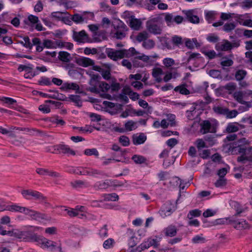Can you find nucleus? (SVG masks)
Listing matches in <instances>:
<instances>
[{
  "mask_svg": "<svg viewBox=\"0 0 252 252\" xmlns=\"http://www.w3.org/2000/svg\"><path fill=\"white\" fill-rule=\"evenodd\" d=\"M250 142L246 138H241L233 143V151L238 154L246 155L252 152V147L250 146Z\"/></svg>",
  "mask_w": 252,
  "mask_h": 252,
  "instance_id": "f257e3e1",
  "label": "nucleus"
},
{
  "mask_svg": "<svg viewBox=\"0 0 252 252\" xmlns=\"http://www.w3.org/2000/svg\"><path fill=\"white\" fill-rule=\"evenodd\" d=\"M114 31L111 32L113 38L122 39L126 36V32L128 29L127 26L121 20L116 21L113 24Z\"/></svg>",
  "mask_w": 252,
  "mask_h": 252,
  "instance_id": "f03ea898",
  "label": "nucleus"
},
{
  "mask_svg": "<svg viewBox=\"0 0 252 252\" xmlns=\"http://www.w3.org/2000/svg\"><path fill=\"white\" fill-rule=\"evenodd\" d=\"M100 78V76L98 75H93L92 77V79L90 82V84L92 85V81H95L96 84L93 87L89 89L90 92L98 94L100 92H107L110 89V85L108 83L104 82L99 81L98 79Z\"/></svg>",
  "mask_w": 252,
  "mask_h": 252,
  "instance_id": "7ed1b4c3",
  "label": "nucleus"
},
{
  "mask_svg": "<svg viewBox=\"0 0 252 252\" xmlns=\"http://www.w3.org/2000/svg\"><path fill=\"white\" fill-rule=\"evenodd\" d=\"M176 209V204L174 202L168 200L163 204L158 213L162 218H164L170 216Z\"/></svg>",
  "mask_w": 252,
  "mask_h": 252,
  "instance_id": "20e7f679",
  "label": "nucleus"
},
{
  "mask_svg": "<svg viewBox=\"0 0 252 252\" xmlns=\"http://www.w3.org/2000/svg\"><path fill=\"white\" fill-rule=\"evenodd\" d=\"M159 20V18L156 17L151 19L146 22L147 30L154 34H160L162 32V28L160 25L157 24Z\"/></svg>",
  "mask_w": 252,
  "mask_h": 252,
  "instance_id": "39448f33",
  "label": "nucleus"
},
{
  "mask_svg": "<svg viewBox=\"0 0 252 252\" xmlns=\"http://www.w3.org/2000/svg\"><path fill=\"white\" fill-rule=\"evenodd\" d=\"M23 197L27 199H34L40 201H44L46 198L41 193L32 189H24L21 192Z\"/></svg>",
  "mask_w": 252,
  "mask_h": 252,
  "instance_id": "423d86ee",
  "label": "nucleus"
},
{
  "mask_svg": "<svg viewBox=\"0 0 252 252\" xmlns=\"http://www.w3.org/2000/svg\"><path fill=\"white\" fill-rule=\"evenodd\" d=\"M184 20V18L181 16H174L172 13H169L165 14L164 21L168 26H171L173 22H175L177 24H180Z\"/></svg>",
  "mask_w": 252,
  "mask_h": 252,
  "instance_id": "0eeeda50",
  "label": "nucleus"
},
{
  "mask_svg": "<svg viewBox=\"0 0 252 252\" xmlns=\"http://www.w3.org/2000/svg\"><path fill=\"white\" fill-rule=\"evenodd\" d=\"M229 222L230 224L238 230L246 229L250 227L249 224L244 219L235 220L232 218L229 219Z\"/></svg>",
  "mask_w": 252,
  "mask_h": 252,
  "instance_id": "6e6552de",
  "label": "nucleus"
},
{
  "mask_svg": "<svg viewBox=\"0 0 252 252\" xmlns=\"http://www.w3.org/2000/svg\"><path fill=\"white\" fill-rule=\"evenodd\" d=\"M25 214L30 216L32 219L38 221L48 220V216L47 215L33 210H31L29 208H27Z\"/></svg>",
  "mask_w": 252,
  "mask_h": 252,
  "instance_id": "1a4fd4ad",
  "label": "nucleus"
},
{
  "mask_svg": "<svg viewBox=\"0 0 252 252\" xmlns=\"http://www.w3.org/2000/svg\"><path fill=\"white\" fill-rule=\"evenodd\" d=\"M106 54L109 58L114 61H117L125 57L123 50H117L108 48L106 50Z\"/></svg>",
  "mask_w": 252,
  "mask_h": 252,
  "instance_id": "9d476101",
  "label": "nucleus"
},
{
  "mask_svg": "<svg viewBox=\"0 0 252 252\" xmlns=\"http://www.w3.org/2000/svg\"><path fill=\"white\" fill-rule=\"evenodd\" d=\"M161 0H141L139 4L149 11L156 9V5L160 2Z\"/></svg>",
  "mask_w": 252,
  "mask_h": 252,
  "instance_id": "9b49d317",
  "label": "nucleus"
},
{
  "mask_svg": "<svg viewBox=\"0 0 252 252\" xmlns=\"http://www.w3.org/2000/svg\"><path fill=\"white\" fill-rule=\"evenodd\" d=\"M38 235L31 231H23L22 241L36 243Z\"/></svg>",
  "mask_w": 252,
  "mask_h": 252,
  "instance_id": "f8f14e48",
  "label": "nucleus"
},
{
  "mask_svg": "<svg viewBox=\"0 0 252 252\" xmlns=\"http://www.w3.org/2000/svg\"><path fill=\"white\" fill-rule=\"evenodd\" d=\"M55 150L59 152V153L64 154H70L73 156L75 155L74 151L71 150L68 145L59 144L55 146Z\"/></svg>",
  "mask_w": 252,
  "mask_h": 252,
  "instance_id": "ddd939ff",
  "label": "nucleus"
},
{
  "mask_svg": "<svg viewBox=\"0 0 252 252\" xmlns=\"http://www.w3.org/2000/svg\"><path fill=\"white\" fill-rule=\"evenodd\" d=\"M183 13L186 16V19L189 22L193 24H198L199 23V17L193 14L192 10H183Z\"/></svg>",
  "mask_w": 252,
  "mask_h": 252,
  "instance_id": "4468645a",
  "label": "nucleus"
},
{
  "mask_svg": "<svg viewBox=\"0 0 252 252\" xmlns=\"http://www.w3.org/2000/svg\"><path fill=\"white\" fill-rule=\"evenodd\" d=\"M20 250L17 245L14 243H9L0 245V252H10L11 251H19Z\"/></svg>",
  "mask_w": 252,
  "mask_h": 252,
  "instance_id": "2eb2a0df",
  "label": "nucleus"
},
{
  "mask_svg": "<svg viewBox=\"0 0 252 252\" xmlns=\"http://www.w3.org/2000/svg\"><path fill=\"white\" fill-rule=\"evenodd\" d=\"M88 38L87 34L85 31L83 30L79 32H74L73 38L78 42L84 43Z\"/></svg>",
  "mask_w": 252,
  "mask_h": 252,
  "instance_id": "dca6fc26",
  "label": "nucleus"
},
{
  "mask_svg": "<svg viewBox=\"0 0 252 252\" xmlns=\"http://www.w3.org/2000/svg\"><path fill=\"white\" fill-rule=\"evenodd\" d=\"M216 49L218 51H227L232 49V44L227 40H223L222 43H217L216 45Z\"/></svg>",
  "mask_w": 252,
  "mask_h": 252,
  "instance_id": "f3484780",
  "label": "nucleus"
},
{
  "mask_svg": "<svg viewBox=\"0 0 252 252\" xmlns=\"http://www.w3.org/2000/svg\"><path fill=\"white\" fill-rule=\"evenodd\" d=\"M76 63L83 67H86L94 65V62L93 60L86 57H80L76 60Z\"/></svg>",
  "mask_w": 252,
  "mask_h": 252,
  "instance_id": "a211bd4d",
  "label": "nucleus"
},
{
  "mask_svg": "<svg viewBox=\"0 0 252 252\" xmlns=\"http://www.w3.org/2000/svg\"><path fill=\"white\" fill-rule=\"evenodd\" d=\"M36 243L38 245H40V247L43 248L48 249L50 247V245L53 244V241L49 240L43 236L38 235Z\"/></svg>",
  "mask_w": 252,
  "mask_h": 252,
  "instance_id": "6ab92c4d",
  "label": "nucleus"
},
{
  "mask_svg": "<svg viewBox=\"0 0 252 252\" xmlns=\"http://www.w3.org/2000/svg\"><path fill=\"white\" fill-rule=\"evenodd\" d=\"M157 245V241L155 239H149L147 241L142 243L139 247L138 248L140 249L139 250V252L144 251L148 249L152 246L156 247Z\"/></svg>",
  "mask_w": 252,
  "mask_h": 252,
  "instance_id": "aec40b11",
  "label": "nucleus"
},
{
  "mask_svg": "<svg viewBox=\"0 0 252 252\" xmlns=\"http://www.w3.org/2000/svg\"><path fill=\"white\" fill-rule=\"evenodd\" d=\"M200 126H201L200 132L202 134L213 132V131L211 130L212 125L208 120L203 121L200 124Z\"/></svg>",
  "mask_w": 252,
  "mask_h": 252,
  "instance_id": "412c9836",
  "label": "nucleus"
},
{
  "mask_svg": "<svg viewBox=\"0 0 252 252\" xmlns=\"http://www.w3.org/2000/svg\"><path fill=\"white\" fill-rule=\"evenodd\" d=\"M233 96L235 100L239 103L241 104H246L247 105L246 106L247 108H248V107H251V104L249 102L243 100L244 94L242 92L238 91L235 92L233 94Z\"/></svg>",
  "mask_w": 252,
  "mask_h": 252,
  "instance_id": "4be33fe9",
  "label": "nucleus"
},
{
  "mask_svg": "<svg viewBox=\"0 0 252 252\" xmlns=\"http://www.w3.org/2000/svg\"><path fill=\"white\" fill-rule=\"evenodd\" d=\"M146 139V136L143 133H140L139 135H133L132 137V142L135 145L143 144Z\"/></svg>",
  "mask_w": 252,
  "mask_h": 252,
  "instance_id": "5701e85b",
  "label": "nucleus"
},
{
  "mask_svg": "<svg viewBox=\"0 0 252 252\" xmlns=\"http://www.w3.org/2000/svg\"><path fill=\"white\" fill-rule=\"evenodd\" d=\"M63 91H67L68 90H72L74 91H78L79 86L75 83H68L66 82L63 84L60 88Z\"/></svg>",
  "mask_w": 252,
  "mask_h": 252,
  "instance_id": "b1692460",
  "label": "nucleus"
},
{
  "mask_svg": "<svg viewBox=\"0 0 252 252\" xmlns=\"http://www.w3.org/2000/svg\"><path fill=\"white\" fill-rule=\"evenodd\" d=\"M165 235L168 237H173L177 234V229L175 225H170L164 229Z\"/></svg>",
  "mask_w": 252,
  "mask_h": 252,
  "instance_id": "393cba45",
  "label": "nucleus"
},
{
  "mask_svg": "<svg viewBox=\"0 0 252 252\" xmlns=\"http://www.w3.org/2000/svg\"><path fill=\"white\" fill-rule=\"evenodd\" d=\"M141 24L140 19L135 18L134 16H131L129 26L132 29L134 30H138L141 26Z\"/></svg>",
  "mask_w": 252,
  "mask_h": 252,
  "instance_id": "a878e982",
  "label": "nucleus"
},
{
  "mask_svg": "<svg viewBox=\"0 0 252 252\" xmlns=\"http://www.w3.org/2000/svg\"><path fill=\"white\" fill-rule=\"evenodd\" d=\"M0 100L8 104L10 108L15 109V106L17 105V101L15 99L11 97L3 96L0 98Z\"/></svg>",
  "mask_w": 252,
  "mask_h": 252,
  "instance_id": "bb28decb",
  "label": "nucleus"
},
{
  "mask_svg": "<svg viewBox=\"0 0 252 252\" xmlns=\"http://www.w3.org/2000/svg\"><path fill=\"white\" fill-rule=\"evenodd\" d=\"M27 208L13 204L7 207L6 210L11 212H18L25 214Z\"/></svg>",
  "mask_w": 252,
  "mask_h": 252,
  "instance_id": "cd10ccee",
  "label": "nucleus"
},
{
  "mask_svg": "<svg viewBox=\"0 0 252 252\" xmlns=\"http://www.w3.org/2000/svg\"><path fill=\"white\" fill-rule=\"evenodd\" d=\"M59 59L64 63H68L70 61V54L65 51H60L59 53Z\"/></svg>",
  "mask_w": 252,
  "mask_h": 252,
  "instance_id": "c85d7f7f",
  "label": "nucleus"
},
{
  "mask_svg": "<svg viewBox=\"0 0 252 252\" xmlns=\"http://www.w3.org/2000/svg\"><path fill=\"white\" fill-rule=\"evenodd\" d=\"M90 176L94 178H101L106 176V175L103 171L90 168Z\"/></svg>",
  "mask_w": 252,
  "mask_h": 252,
  "instance_id": "c756f323",
  "label": "nucleus"
},
{
  "mask_svg": "<svg viewBox=\"0 0 252 252\" xmlns=\"http://www.w3.org/2000/svg\"><path fill=\"white\" fill-rule=\"evenodd\" d=\"M32 42L33 45H36V50L38 52L42 51L43 48L44 47L40 39L37 37H34L32 39Z\"/></svg>",
  "mask_w": 252,
  "mask_h": 252,
  "instance_id": "7c9ffc66",
  "label": "nucleus"
},
{
  "mask_svg": "<svg viewBox=\"0 0 252 252\" xmlns=\"http://www.w3.org/2000/svg\"><path fill=\"white\" fill-rule=\"evenodd\" d=\"M98 234L99 236L102 238L104 239L108 236V226L107 224L103 225L99 230Z\"/></svg>",
  "mask_w": 252,
  "mask_h": 252,
  "instance_id": "2f4dec72",
  "label": "nucleus"
},
{
  "mask_svg": "<svg viewBox=\"0 0 252 252\" xmlns=\"http://www.w3.org/2000/svg\"><path fill=\"white\" fill-rule=\"evenodd\" d=\"M71 232L77 235H82L86 232L85 229L83 227H79L76 226H72L70 228Z\"/></svg>",
  "mask_w": 252,
  "mask_h": 252,
  "instance_id": "473e14b6",
  "label": "nucleus"
},
{
  "mask_svg": "<svg viewBox=\"0 0 252 252\" xmlns=\"http://www.w3.org/2000/svg\"><path fill=\"white\" fill-rule=\"evenodd\" d=\"M174 91L176 92H179L182 94L187 95L189 94L190 92L186 88L185 85H181L176 87Z\"/></svg>",
  "mask_w": 252,
  "mask_h": 252,
  "instance_id": "72a5a7b5",
  "label": "nucleus"
},
{
  "mask_svg": "<svg viewBox=\"0 0 252 252\" xmlns=\"http://www.w3.org/2000/svg\"><path fill=\"white\" fill-rule=\"evenodd\" d=\"M201 214V211L198 209H194L189 211L187 218L189 220H192L194 217H199Z\"/></svg>",
  "mask_w": 252,
  "mask_h": 252,
  "instance_id": "f704fd0d",
  "label": "nucleus"
},
{
  "mask_svg": "<svg viewBox=\"0 0 252 252\" xmlns=\"http://www.w3.org/2000/svg\"><path fill=\"white\" fill-rule=\"evenodd\" d=\"M109 186V184L107 182L99 181L95 183L94 188L97 190L107 188Z\"/></svg>",
  "mask_w": 252,
  "mask_h": 252,
  "instance_id": "c9c22d12",
  "label": "nucleus"
},
{
  "mask_svg": "<svg viewBox=\"0 0 252 252\" xmlns=\"http://www.w3.org/2000/svg\"><path fill=\"white\" fill-rule=\"evenodd\" d=\"M86 18L79 14L76 13L72 16V20L76 24L83 23Z\"/></svg>",
  "mask_w": 252,
  "mask_h": 252,
  "instance_id": "e433bc0d",
  "label": "nucleus"
},
{
  "mask_svg": "<svg viewBox=\"0 0 252 252\" xmlns=\"http://www.w3.org/2000/svg\"><path fill=\"white\" fill-rule=\"evenodd\" d=\"M220 64L223 67H229L232 65L233 61L226 57H224L221 59Z\"/></svg>",
  "mask_w": 252,
  "mask_h": 252,
  "instance_id": "4c0bfd02",
  "label": "nucleus"
},
{
  "mask_svg": "<svg viewBox=\"0 0 252 252\" xmlns=\"http://www.w3.org/2000/svg\"><path fill=\"white\" fill-rule=\"evenodd\" d=\"M68 98L73 102H75L78 106H82V102L81 101V97L78 95L70 94Z\"/></svg>",
  "mask_w": 252,
  "mask_h": 252,
  "instance_id": "58836bf2",
  "label": "nucleus"
},
{
  "mask_svg": "<svg viewBox=\"0 0 252 252\" xmlns=\"http://www.w3.org/2000/svg\"><path fill=\"white\" fill-rule=\"evenodd\" d=\"M131 159L136 164H142L146 161V158L144 157L137 155L133 156Z\"/></svg>",
  "mask_w": 252,
  "mask_h": 252,
  "instance_id": "ea45409f",
  "label": "nucleus"
},
{
  "mask_svg": "<svg viewBox=\"0 0 252 252\" xmlns=\"http://www.w3.org/2000/svg\"><path fill=\"white\" fill-rule=\"evenodd\" d=\"M236 25L234 23H226L223 26L222 30L226 32H229L234 30Z\"/></svg>",
  "mask_w": 252,
  "mask_h": 252,
  "instance_id": "a19ab883",
  "label": "nucleus"
},
{
  "mask_svg": "<svg viewBox=\"0 0 252 252\" xmlns=\"http://www.w3.org/2000/svg\"><path fill=\"white\" fill-rule=\"evenodd\" d=\"M206 39L210 43H215L219 41L220 38L215 33H210L207 35Z\"/></svg>",
  "mask_w": 252,
  "mask_h": 252,
  "instance_id": "79ce46f5",
  "label": "nucleus"
},
{
  "mask_svg": "<svg viewBox=\"0 0 252 252\" xmlns=\"http://www.w3.org/2000/svg\"><path fill=\"white\" fill-rule=\"evenodd\" d=\"M115 243L113 239L109 238L103 242V247L105 249H111L114 247Z\"/></svg>",
  "mask_w": 252,
  "mask_h": 252,
  "instance_id": "37998d69",
  "label": "nucleus"
},
{
  "mask_svg": "<svg viewBox=\"0 0 252 252\" xmlns=\"http://www.w3.org/2000/svg\"><path fill=\"white\" fill-rule=\"evenodd\" d=\"M126 129L127 131H131L137 128L136 123L130 120L127 121L125 125Z\"/></svg>",
  "mask_w": 252,
  "mask_h": 252,
  "instance_id": "c03bdc74",
  "label": "nucleus"
},
{
  "mask_svg": "<svg viewBox=\"0 0 252 252\" xmlns=\"http://www.w3.org/2000/svg\"><path fill=\"white\" fill-rule=\"evenodd\" d=\"M123 50L125 54V57L126 58H129L137 54V52L133 47L130 48L129 50L123 49Z\"/></svg>",
  "mask_w": 252,
  "mask_h": 252,
  "instance_id": "a18cd8bd",
  "label": "nucleus"
},
{
  "mask_svg": "<svg viewBox=\"0 0 252 252\" xmlns=\"http://www.w3.org/2000/svg\"><path fill=\"white\" fill-rule=\"evenodd\" d=\"M119 199V196L115 193H109L105 194L104 196V200L105 201H115Z\"/></svg>",
  "mask_w": 252,
  "mask_h": 252,
  "instance_id": "49530a36",
  "label": "nucleus"
},
{
  "mask_svg": "<svg viewBox=\"0 0 252 252\" xmlns=\"http://www.w3.org/2000/svg\"><path fill=\"white\" fill-rule=\"evenodd\" d=\"M38 84L41 86H50L52 84V82L48 77L43 76L38 81Z\"/></svg>",
  "mask_w": 252,
  "mask_h": 252,
  "instance_id": "de8ad7c7",
  "label": "nucleus"
},
{
  "mask_svg": "<svg viewBox=\"0 0 252 252\" xmlns=\"http://www.w3.org/2000/svg\"><path fill=\"white\" fill-rule=\"evenodd\" d=\"M247 74V72L244 70H238L235 73V78L238 81L243 80Z\"/></svg>",
  "mask_w": 252,
  "mask_h": 252,
  "instance_id": "09e8293b",
  "label": "nucleus"
},
{
  "mask_svg": "<svg viewBox=\"0 0 252 252\" xmlns=\"http://www.w3.org/2000/svg\"><path fill=\"white\" fill-rule=\"evenodd\" d=\"M50 251H62L61 244L60 243L53 241V244L50 245V247L48 248Z\"/></svg>",
  "mask_w": 252,
  "mask_h": 252,
  "instance_id": "8fccbe9b",
  "label": "nucleus"
},
{
  "mask_svg": "<svg viewBox=\"0 0 252 252\" xmlns=\"http://www.w3.org/2000/svg\"><path fill=\"white\" fill-rule=\"evenodd\" d=\"M172 42L176 46H179L183 43L182 38L178 35H174L172 37Z\"/></svg>",
  "mask_w": 252,
  "mask_h": 252,
  "instance_id": "3c124183",
  "label": "nucleus"
},
{
  "mask_svg": "<svg viewBox=\"0 0 252 252\" xmlns=\"http://www.w3.org/2000/svg\"><path fill=\"white\" fill-rule=\"evenodd\" d=\"M148 38V33L146 32H143L138 33L136 36V40L139 42H144Z\"/></svg>",
  "mask_w": 252,
  "mask_h": 252,
  "instance_id": "603ef678",
  "label": "nucleus"
},
{
  "mask_svg": "<svg viewBox=\"0 0 252 252\" xmlns=\"http://www.w3.org/2000/svg\"><path fill=\"white\" fill-rule=\"evenodd\" d=\"M84 154L87 156H95L98 157L99 156V153L98 151L95 148L87 149L84 151Z\"/></svg>",
  "mask_w": 252,
  "mask_h": 252,
  "instance_id": "864d4df0",
  "label": "nucleus"
},
{
  "mask_svg": "<svg viewBox=\"0 0 252 252\" xmlns=\"http://www.w3.org/2000/svg\"><path fill=\"white\" fill-rule=\"evenodd\" d=\"M142 45L145 48L150 49L154 47L155 42L152 39L146 40L143 42Z\"/></svg>",
  "mask_w": 252,
  "mask_h": 252,
  "instance_id": "5fc2aeb1",
  "label": "nucleus"
},
{
  "mask_svg": "<svg viewBox=\"0 0 252 252\" xmlns=\"http://www.w3.org/2000/svg\"><path fill=\"white\" fill-rule=\"evenodd\" d=\"M202 53L209 59H213L217 56V54L214 50L202 51Z\"/></svg>",
  "mask_w": 252,
  "mask_h": 252,
  "instance_id": "6e6d98bb",
  "label": "nucleus"
},
{
  "mask_svg": "<svg viewBox=\"0 0 252 252\" xmlns=\"http://www.w3.org/2000/svg\"><path fill=\"white\" fill-rule=\"evenodd\" d=\"M238 130L239 127L231 123L229 124L226 128V131L229 133L235 132L237 131Z\"/></svg>",
  "mask_w": 252,
  "mask_h": 252,
  "instance_id": "4d7b16f0",
  "label": "nucleus"
},
{
  "mask_svg": "<svg viewBox=\"0 0 252 252\" xmlns=\"http://www.w3.org/2000/svg\"><path fill=\"white\" fill-rule=\"evenodd\" d=\"M119 141L125 147L128 146L130 143L128 137L125 135L120 136Z\"/></svg>",
  "mask_w": 252,
  "mask_h": 252,
  "instance_id": "13d9d810",
  "label": "nucleus"
},
{
  "mask_svg": "<svg viewBox=\"0 0 252 252\" xmlns=\"http://www.w3.org/2000/svg\"><path fill=\"white\" fill-rule=\"evenodd\" d=\"M85 184L86 183L82 180H76L71 183L72 187L75 188H82Z\"/></svg>",
  "mask_w": 252,
  "mask_h": 252,
  "instance_id": "bf43d9fd",
  "label": "nucleus"
},
{
  "mask_svg": "<svg viewBox=\"0 0 252 252\" xmlns=\"http://www.w3.org/2000/svg\"><path fill=\"white\" fill-rule=\"evenodd\" d=\"M43 46L47 48H55V46L54 45V41L49 40V39H45L43 42Z\"/></svg>",
  "mask_w": 252,
  "mask_h": 252,
  "instance_id": "052dcab7",
  "label": "nucleus"
},
{
  "mask_svg": "<svg viewBox=\"0 0 252 252\" xmlns=\"http://www.w3.org/2000/svg\"><path fill=\"white\" fill-rule=\"evenodd\" d=\"M226 184V180L225 178L220 177L215 182V185L217 188L222 187Z\"/></svg>",
  "mask_w": 252,
  "mask_h": 252,
  "instance_id": "680f3d73",
  "label": "nucleus"
},
{
  "mask_svg": "<svg viewBox=\"0 0 252 252\" xmlns=\"http://www.w3.org/2000/svg\"><path fill=\"white\" fill-rule=\"evenodd\" d=\"M216 13L215 11H210L206 13L205 15L206 19L209 23H211L215 19Z\"/></svg>",
  "mask_w": 252,
  "mask_h": 252,
  "instance_id": "e2e57ef3",
  "label": "nucleus"
},
{
  "mask_svg": "<svg viewBox=\"0 0 252 252\" xmlns=\"http://www.w3.org/2000/svg\"><path fill=\"white\" fill-rule=\"evenodd\" d=\"M215 112L219 114L225 115L227 112V108L221 106H216L213 108Z\"/></svg>",
  "mask_w": 252,
  "mask_h": 252,
  "instance_id": "0e129e2a",
  "label": "nucleus"
},
{
  "mask_svg": "<svg viewBox=\"0 0 252 252\" xmlns=\"http://www.w3.org/2000/svg\"><path fill=\"white\" fill-rule=\"evenodd\" d=\"M236 84L234 82H229L224 87V89L230 92L234 91L236 89Z\"/></svg>",
  "mask_w": 252,
  "mask_h": 252,
  "instance_id": "69168bd1",
  "label": "nucleus"
},
{
  "mask_svg": "<svg viewBox=\"0 0 252 252\" xmlns=\"http://www.w3.org/2000/svg\"><path fill=\"white\" fill-rule=\"evenodd\" d=\"M29 133L32 136L42 135L44 134L43 131L34 128H31Z\"/></svg>",
  "mask_w": 252,
  "mask_h": 252,
  "instance_id": "338daca9",
  "label": "nucleus"
},
{
  "mask_svg": "<svg viewBox=\"0 0 252 252\" xmlns=\"http://www.w3.org/2000/svg\"><path fill=\"white\" fill-rule=\"evenodd\" d=\"M204 140L208 143L210 146H212L215 144V137L211 135H208L204 137Z\"/></svg>",
  "mask_w": 252,
  "mask_h": 252,
  "instance_id": "774afa93",
  "label": "nucleus"
}]
</instances>
